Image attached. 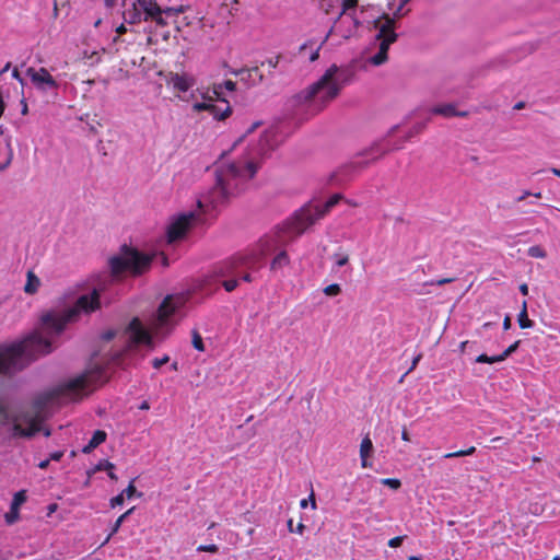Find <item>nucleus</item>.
I'll return each instance as SVG.
<instances>
[{"label":"nucleus","instance_id":"nucleus-51","mask_svg":"<svg viewBox=\"0 0 560 560\" xmlns=\"http://www.w3.org/2000/svg\"><path fill=\"white\" fill-rule=\"evenodd\" d=\"M104 1H105L106 7H108V8L116 7L120 2H122V0H104Z\"/></svg>","mask_w":560,"mask_h":560},{"label":"nucleus","instance_id":"nucleus-11","mask_svg":"<svg viewBox=\"0 0 560 560\" xmlns=\"http://www.w3.org/2000/svg\"><path fill=\"white\" fill-rule=\"evenodd\" d=\"M342 198L340 194L331 196L325 205H310L302 208L288 224V232L292 234H302L308 226L323 218L331 208H334Z\"/></svg>","mask_w":560,"mask_h":560},{"label":"nucleus","instance_id":"nucleus-53","mask_svg":"<svg viewBox=\"0 0 560 560\" xmlns=\"http://www.w3.org/2000/svg\"><path fill=\"white\" fill-rule=\"evenodd\" d=\"M116 332L113 330H108L103 335V338L106 340H110L115 337Z\"/></svg>","mask_w":560,"mask_h":560},{"label":"nucleus","instance_id":"nucleus-8","mask_svg":"<svg viewBox=\"0 0 560 560\" xmlns=\"http://www.w3.org/2000/svg\"><path fill=\"white\" fill-rule=\"evenodd\" d=\"M397 129L398 126L392 127L385 139H383L380 142H375L369 149L362 151L357 156H354L349 164L340 167L339 171L334 174L332 179L337 184H342L346 180L350 179L354 173H358L365 168L371 162L378 160L381 156L393 150L400 149L402 147V142L397 144L390 143L388 139L395 133Z\"/></svg>","mask_w":560,"mask_h":560},{"label":"nucleus","instance_id":"nucleus-49","mask_svg":"<svg viewBox=\"0 0 560 560\" xmlns=\"http://www.w3.org/2000/svg\"><path fill=\"white\" fill-rule=\"evenodd\" d=\"M279 59H280V57H279V56H277V57H272V58H269V59L267 60V63H268V66H269L271 69H275V68H277V66H278V63H279Z\"/></svg>","mask_w":560,"mask_h":560},{"label":"nucleus","instance_id":"nucleus-47","mask_svg":"<svg viewBox=\"0 0 560 560\" xmlns=\"http://www.w3.org/2000/svg\"><path fill=\"white\" fill-rule=\"evenodd\" d=\"M63 456V451H55L50 453L49 460L59 462Z\"/></svg>","mask_w":560,"mask_h":560},{"label":"nucleus","instance_id":"nucleus-7","mask_svg":"<svg viewBox=\"0 0 560 560\" xmlns=\"http://www.w3.org/2000/svg\"><path fill=\"white\" fill-rule=\"evenodd\" d=\"M154 257H160L164 267L168 265L164 252L148 255L136 248L124 245L121 246L120 252L113 256L108 261L110 275L115 278H119L125 275H141L150 268L151 261Z\"/></svg>","mask_w":560,"mask_h":560},{"label":"nucleus","instance_id":"nucleus-4","mask_svg":"<svg viewBox=\"0 0 560 560\" xmlns=\"http://www.w3.org/2000/svg\"><path fill=\"white\" fill-rule=\"evenodd\" d=\"M188 298V293L167 295L151 319L150 329L138 317L132 318L121 334L126 354L136 349L152 350L155 339L163 340L183 317Z\"/></svg>","mask_w":560,"mask_h":560},{"label":"nucleus","instance_id":"nucleus-37","mask_svg":"<svg viewBox=\"0 0 560 560\" xmlns=\"http://www.w3.org/2000/svg\"><path fill=\"white\" fill-rule=\"evenodd\" d=\"M308 501L311 502L312 509L315 510L316 509V501H315V495H314V491L313 490L311 491V494H310L308 499H302L300 501V506L302 509H305L307 506V504H308Z\"/></svg>","mask_w":560,"mask_h":560},{"label":"nucleus","instance_id":"nucleus-64","mask_svg":"<svg viewBox=\"0 0 560 560\" xmlns=\"http://www.w3.org/2000/svg\"><path fill=\"white\" fill-rule=\"evenodd\" d=\"M408 560H420V557L418 556H410Z\"/></svg>","mask_w":560,"mask_h":560},{"label":"nucleus","instance_id":"nucleus-44","mask_svg":"<svg viewBox=\"0 0 560 560\" xmlns=\"http://www.w3.org/2000/svg\"><path fill=\"white\" fill-rule=\"evenodd\" d=\"M124 500H125V497H124V493H120L116 497H114L112 500H110V506L112 508H115L117 505H121L124 503Z\"/></svg>","mask_w":560,"mask_h":560},{"label":"nucleus","instance_id":"nucleus-56","mask_svg":"<svg viewBox=\"0 0 560 560\" xmlns=\"http://www.w3.org/2000/svg\"><path fill=\"white\" fill-rule=\"evenodd\" d=\"M116 32L118 35H122L127 32V28L124 24L119 25L117 28H116Z\"/></svg>","mask_w":560,"mask_h":560},{"label":"nucleus","instance_id":"nucleus-6","mask_svg":"<svg viewBox=\"0 0 560 560\" xmlns=\"http://www.w3.org/2000/svg\"><path fill=\"white\" fill-rule=\"evenodd\" d=\"M351 73L336 65L330 66L313 84L294 97L298 112L307 117L322 112L349 82Z\"/></svg>","mask_w":560,"mask_h":560},{"label":"nucleus","instance_id":"nucleus-39","mask_svg":"<svg viewBox=\"0 0 560 560\" xmlns=\"http://www.w3.org/2000/svg\"><path fill=\"white\" fill-rule=\"evenodd\" d=\"M168 361H170V357L168 355H164L163 358H155L152 361V365H153L154 369H160L162 365H164Z\"/></svg>","mask_w":560,"mask_h":560},{"label":"nucleus","instance_id":"nucleus-9","mask_svg":"<svg viewBox=\"0 0 560 560\" xmlns=\"http://www.w3.org/2000/svg\"><path fill=\"white\" fill-rule=\"evenodd\" d=\"M373 23L377 30L374 43L377 46V51L366 58V63L377 67L387 61L389 46L396 42L397 34L395 33V20L388 15L374 20Z\"/></svg>","mask_w":560,"mask_h":560},{"label":"nucleus","instance_id":"nucleus-12","mask_svg":"<svg viewBox=\"0 0 560 560\" xmlns=\"http://www.w3.org/2000/svg\"><path fill=\"white\" fill-rule=\"evenodd\" d=\"M26 75L30 78L32 84L40 92L56 91L59 86L55 78L44 67H30L26 70Z\"/></svg>","mask_w":560,"mask_h":560},{"label":"nucleus","instance_id":"nucleus-38","mask_svg":"<svg viewBox=\"0 0 560 560\" xmlns=\"http://www.w3.org/2000/svg\"><path fill=\"white\" fill-rule=\"evenodd\" d=\"M218 550H219V547L217 545H214V544H211V545H200L197 548L198 552H212V553H215V552H218Z\"/></svg>","mask_w":560,"mask_h":560},{"label":"nucleus","instance_id":"nucleus-40","mask_svg":"<svg viewBox=\"0 0 560 560\" xmlns=\"http://www.w3.org/2000/svg\"><path fill=\"white\" fill-rule=\"evenodd\" d=\"M108 469V477L113 480H116L117 479V476L113 472V469H114V465L109 462H105L104 465H100V469Z\"/></svg>","mask_w":560,"mask_h":560},{"label":"nucleus","instance_id":"nucleus-58","mask_svg":"<svg viewBox=\"0 0 560 560\" xmlns=\"http://www.w3.org/2000/svg\"><path fill=\"white\" fill-rule=\"evenodd\" d=\"M401 439L406 442H409L410 441V438H409V434L406 430L402 431L401 433Z\"/></svg>","mask_w":560,"mask_h":560},{"label":"nucleus","instance_id":"nucleus-1","mask_svg":"<svg viewBox=\"0 0 560 560\" xmlns=\"http://www.w3.org/2000/svg\"><path fill=\"white\" fill-rule=\"evenodd\" d=\"M261 122L256 121L234 143V147L247 141L246 153L243 159L215 168V185L197 200L198 210L179 213L170 219L162 242L173 246L183 241L188 232L199 224H203L212 212L222 206L230 197L242 191L245 185L257 173L260 161L278 143L277 132L273 128L259 135L256 143L255 131Z\"/></svg>","mask_w":560,"mask_h":560},{"label":"nucleus","instance_id":"nucleus-61","mask_svg":"<svg viewBox=\"0 0 560 560\" xmlns=\"http://www.w3.org/2000/svg\"><path fill=\"white\" fill-rule=\"evenodd\" d=\"M551 173L558 177H560V168L552 167L550 168Z\"/></svg>","mask_w":560,"mask_h":560},{"label":"nucleus","instance_id":"nucleus-57","mask_svg":"<svg viewBox=\"0 0 560 560\" xmlns=\"http://www.w3.org/2000/svg\"><path fill=\"white\" fill-rule=\"evenodd\" d=\"M528 196H532V192L526 190L516 200L517 201H522V200H524Z\"/></svg>","mask_w":560,"mask_h":560},{"label":"nucleus","instance_id":"nucleus-18","mask_svg":"<svg viewBox=\"0 0 560 560\" xmlns=\"http://www.w3.org/2000/svg\"><path fill=\"white\" fill-rule=\"evenodd\" d=\"M124 21L129 24H137L144 19L143 10L138 4V1L132 3V7L125 10L122 13Z\"/></svg>","mask_w":560,"mask_h":560},{"label":"nucleus","instance_id":"nucleus-2","mask_svg":"<svg viewBox=\"0 0 560 560\" xmlns=\"http://www.w3.org/2000/svg\"><path fill=\"white\" fill-rule=\"evenodd\" d=\"M104 289L105 287L98 283L91 293L80 295L73 306L44 314L38 330L22 340L0 345V375L11 376L37 357L49 353L55 337L62 332L67 324L78 320L80 314H89L100 307V292Z\"/></svg>","mask_w":560,"mask_h":560},{"label":"nucleus","instance_id":"nucleus-5","mask_svg":"<svg viewBox=\"0 0 560 560\" xmlns=\"http://www.w3.org/2000/svg\"><path fill=\"white\" fill-rule=\"evenodd\" d=\"M284 242L281 235H266L250 252L236 254L214 264L203 277L200 290L209 295L215 292L221 283L226 292H232L238 285V276L243 268H257L266 256L278 249Z\"/></svg>","mask_w":560,"mask_h":560},{"label":"nucleus","instance_id":"nucleus-48","mask_svg":"<svg viewBox=\"0 0 560 560\" xmlns=\"http://www.w3.org/2000/svg\"><path fill=\"white\" fill-rule=\"evenodd\" d=\"M452 281H453V279H451V278H443V279H439V280H433V281L429 282V284L443 285V284L450 283Z\"/></svg>","mask_w":560,"mask_h":560},{"label":"nucleus","instance_id":"nucleus-60","mask_svg":"<svg viewBox=\"0 0 560 560\" xmlns=\"http://www.w3.org/2000/svg\"><path fill=\"white\" fill-rule=\"evenodd\" d=\"M21 103H22V114L25 115L27 113V104L24 100Z\"/></svg>","mask_w":560,"mask_h":560},{"label":"nucleus","instance_id":"nucleus-3","mask_svg":"<svg viewBox=\"0 0 560 560\" xmlns=\"http://www.w3.org/2000/svg\"><path fill=\"white\" fill-rule=\"evenodd\" d=\"M107 378V370L93 363L84 373L38 395L32 406L14 413L8 411L5 401L0 397V429L7 428L10 438H32L42 430V423L56 407L81 399Z\"/></svg>","mask_w":560,"mask_h":560},{"label":"nucleus","instance_id":"nucleus-45","mask_svg":"<svg viewBox=\"0 0 560 560\" xmlns=\"http://www.w3.org/2000/svg\"><path fill=\"white\" fill-rule=\"evenodd\" d=\"M402 540H404V538L400 536L394 537V538L389 539L388 546L392 548H397L402 544Z\"/></svg>","mask_w":560,"mask_h":560},{"label":"nucleus","instance_id":"nucleus-17","mask_svg":"<svg viewBox=\"0 0 560 560\" xmlns=\"http://www.w3.org/2000/svg\"><path fill=\"white\" fill-rule=\"evenodd\" d=\"M520 341H515L508 349H505L501 354L489 357L487 354H480L476 358L477 363H497L504 361L508 357H510L516 349L518 348Z\"/></svg>","mask_w":560,"mask_h":560},{"label":"nucleus","instance_id":"nucleus-50","mask_svg":"<svg viewBox=\"0 0 560 560\" xmlns=\"http://www.w3.org/2000/svg\"><path fill=\"white\" fill-rule=\"evenodd\" d=\"M12 77L20 82V84H24V79L20 75V72L16 68L12 71Z\"/></svg>","mask_w":560,"mask_h":560},{"label":"nucleus","instance_id":"nucleus-34","mask_svg":"<svg viewBox=\"0 0 560 560\" xmlns=\"http://www.w3.org/2000/svg\"><path fill=\"white\" fill-rule=\"evenodd\" d=\"M5 522L8 524L15 523L20 517V510H12V506H10V512L5 514Z\"/></svg>","mask_w":560,"mask_h":560},{"label":"nucleus","instance_id":"nucleus-36","mask_svg":"<svg viewBox=\"0 0 560 560\" xmlns=\"http://www.w3.org/2000/svg\"><path fill=\"white\" fill-rule=\"evenodd\" d=\"M381 483L384 485V486H388V487H390L394 490H397L401 486L400 480L399 479H395V478L382 479Z\"/></svg>","mask_w":560,"mask_h":560},{"label":"nucleus","instance_id":"nucleus-20","mask_svg":"<svg viewBox=\"0 0 560 560\" xmlns=\"http://www.w3.org/2000/svg\"><path fill=\"white\" fill-rule=\"evenodd\" d=\"M243 81H247L253 85H256L262 81V73L258 67H254L247 70H242L238 73Z\"/></svg>","mask_w":560,"mask_h":560},{"label":"nucleus","instance_id":"nucleus-31","mask_svg":"<svg viewBox=\"0 0 560 560\" xmlns=\"http://www.w3.org/2000/svg\"><path fill=\"white\" fill-rule=\"evenodd\" d=\"M394 1L395 0H389L388 1V7L390 10H393V14H394V18H400V16H404L406 14V12H402V9L406 5V3L409 1V0H400L399 2V5L394 10Z\"/></svg>","mask_w":560,"mask_h":560},{"label":"nucleus","instance_id":"nucleus-22","mask_svg":"<svg viewBox=\"0 0 560 560\" xmlns=\"http://www.w3.org/2000/svg\"><path fill=\"white\" fill-rule=\"evenodd\" d=\"M106 432L105 431H102V430H96L94 433H93V436L92 439L90 440V442L82 448V452L85 453V454H89L91 453L94 448H96L100 444H102L103 442H105L106 440Z\"/></svg>","mask_w":560,"mask_h":560},{"label":"nucleus","instance_id":"nucleus-30","mask_svg":"<svg viewBox=\"0 0 560 560\" xmlns=\"http://www.w3.org/2000/svg\"><path fill=\"white\" fill-rule=\"evenodd\" d=\"M475 452H476V447L470 446L467 450H462V451H457V452H453V453H446L443 456V458H455V457L468 456V455H472Z\"/></svg>","mask_w":560,"mask_h":560},{"label":"nucleus","instance_id":"nucleus-55","mask_svg":"<svg viewBox=\"0 0 560 560\" xmlns=\"http://www.w3.org/2000/svg\"><path fill=\"white\" fill-rule=\"evenodd\" d=\"M520 291L523 295H527L528 294V285L526 283L521 284Z\"/></svg>","mask_w":560,"mask_h":560},{"label":"nucleus","instance_id":"nucleus-43","mask_svg":"<svg viewBox=\"0 0 560 560\" xmlns=\"http://www.w3.org/2000/svg\"><path fill=\"white\" fill-rule=\"evenodd\" d=\"M121 493H124V497L131 499L136 494V488L133 483L131 482Z\"/></svg>","mask_w":560,"mask_h":560},{"label":"nucleus","instance_id":"nucleus-27","mask_svg":"<svg viewBox=\"0 0 560 560\" xmlns=\"http://www.w3.org/2000/svg\"><path fill=\"white\" fill-rule=\"evenodd\" d=\"M319 44L320 43H317L316 40H313V39L308 40L307 43L301 45L300 55L310 60L313 49L316 47V45H319Z\"/></svg>","mask_w":560,"mask_h":560},{"label":"nucleus","instance_id":"nucleus-15","mask_svg":"<svg viewBox=\"0 0 560 560\" xmlns=\"http://www.w3.org/2000/svg\"><path fill=\"white\" fill-rule=\"evenodd\" d=\"M167 83L179 92H187L195 85V79L189 74L170 73Z\"/></svg>","mask_w":560,"mask_h":560},{"label":"nucleus","instance_id":"nucleus-19","mask_svg":"<svg viewBox=\"0 0 560 560\" xmlns=\"http://www.w3.org/2000/svg\"><path fill=\"white\" fill-rule=\"evenodd\" d=\"M373 453V443L369 435L364 436L361 441L360 445V458H361V466L363 468H369L372 466L371 463H369L368 458Z\"/></svg>","mask_w":560,"mask_h":560},{"label":"nucleus","instance_id":"nucleus-13","mask_svg":"<svg viewBox=\"0 0 560 560\" xmlns=\"http://www.w3.org/2000/svg\"><path fill=\"white\" fill-rule=\"evenodd\" d=\"M214 101H218L215 96L212 93H208L207 95H203L202 102H197L192 105V109L195 112L207 110L219 120H223L229 117L231 114V106L229 105V102L226 100H221V103L224 105V107L221 108L219 105L214 104Z\"/></svg>","mask_w":560,"mask_h":560},{"label":"nucleus","instance_id":"nucleus-33","mask_svg":"<svg viewBox=\"0 0 560 560\" xmlns=\"http://www.w3.org/2000/svg\"><path fill=\"white\" fill-rule=\"evenodd\" d=\"M340 292H341V288L337 283H334V284H330V285H327L326 288H324V293L328 296H336Z\"/></svg>","mask_w":560,"mask_h":560},{"label":"nucleus","instance_id":"nucleus-28","mask_svg":"<svg viewBox=\"0 0 560 560\" xmlns=\"http://www.w3.org/2000/svg\"><path fill=\"white\" fill-rule=\"evenodd\" d=\"M26 499L27 497L25 490L18 491L11 502L12 510H20L21 505L26 501Z\"/></svg>","mask_w":560,"mask_h":560},{"label":"nucleus","instance_id":"nucleus-32","mask_svg":"<svg viewBox=\"0 0 560 560\" xmlns=\"http://www.w3.org/2000/svg\"><path fill=\"white\" fill-rule=\"evenodd\" d=\"M133 510H135V508L129 509L127 512H125L122 515H120V516L116 520V522H115V524H114V526H113L112 533H110V535L107 537V540L109 539V537H110L112 535H114L115 533H117V532H118V529L120 528V526H121L122 522L126 520V517H127L128 515H130V514L132 513V511H133Z\"/></svg>","mask_w":560,"mask_h":560},{"label":"nucleus","instance_id":"nucleus-10","mask_svg":"<svg viewBox=\"0 0 560 560\" xmlns=\"http://www.w3.org/2000/svg\"><path fill=\"white\" fill-rule=\"evenodd\" d=\"M365 22L370 23V21L365 20L363 15L357 14L355 12H340L334 25L330 27L320 44L316 45V47L313 49L310 57L311 62H314L318 59L322 47L332 34H336L343 39H349L357 35L359 26Z\"/></svg>","mask_w":560,"mask_h":560},{"label":"nucleus","instance_id":"nucleus-16","mask_svg":"<svg viewBox=\"0 0 560 560\" xmlns=\"http://www.w3.org/2000/svg\"><path fill=\"white\" fill-rule=\"evenodd\" d=\"M13 160V149L11 137L4 136L0 138V171H4Z\"/></svg>","mask_w":560,"mask_h":560},{"label":"nucleus","instance_id":"nucleus-25","mask_svg":"<svg viewBox=\"0 0 560 560\" xmlns=\"http://www.w3.org/2000/svg\"><path fill=\"white\" fill-rule=\"evenodd\" d=\"M517 320L521 328H530L534 325V322L528 318L526 301L523 302L522 310L517 316Z\"/></svg>","mask_w":560,"mask_h":560},{"label":"nucleus","instance_id":"nucleus-41","mask_svg":"<svg viewBox=\"0 0 560 560\" xmlns=\"http://www.w3.org/2000/svg\"><path fill=\"white\" fill-rule=\"evenodd\" d=\"M261 265V261L259 262L257 269L260 267ZM245 270H248L247 268H243L242 269V273L238 276V278H241L243 281H246V282H252L253 281V277L250 275V272H244ZM256 270V268L254 269Z\"/></svg>","mask_w":560,"mask_h":560},{"label":"nucleus","instance_id":"nucleus-52","mask_svg":"<svg viewBox=\"0 0 560 560\" xmlns=\"http://www.w3.org/2000/svg\"><path fill=\"white\" fill-rule=\"evenodd\" d=\"M510 328H511V317L506 315L503 320V329L508 330Z\"/></svg>","mask_w":560,"mask_h":560},{"label":"nucleus","instance_id":"nucleus-35","mask_svg":"<svg viewBox=\"0 0 560 560\" xmlns=\"http://www.w3.org/2000/svg\"><path fill=\"white\" fill-rule=\"evenodd\" d=\"M192 346L198 351L205 350L202 338L197 331L192 334Z\"/></svg>","mask_w":560,"mask_h":560},{"label":"nucleus","instance_id":"nucleus-62","mask_svg":"<svg viewBox=\"0 0 560 560\" xmlns=\"http://www.w3.org/2000/svg\"><path fill=\"white\" fill-rule=\"evenodd\" d=\"M304 528H305V526H304L302 523H300V524L298 525V527H296V533L302 534V533H303V530H304Z\"/></svg>","mask_w":560,"mask_h":560},{"label":"nucleus","instance_id":"nucleus-59","mask_svg":"<svg viewBox=\"0 0 560 560\" xmlns=\"http://www.w3.org/2000/svg\"><path fill=\"white\" fill-rule=\"evenodd\" d=\"M139 408L141 410H148L150 408L149 402L148 401H142L141 405L139 406Z\"/></svg>","mask_w":560,"mask_h":560},{"label":"nucleus","instance_id":"nucleus-24","mask_svg":"<svg viewBox=\"0 0 560 560\" xmlns=\"http://www.w3.org/2000/svg\"><path fill=\"white\" fill-rule=\"evenodd\" d=\"M40 287V280L37 276H35L34 272L32 271H28L27 272V280H26V283L24 285V291L25 293L27 294H34L38 291Z\"/></svg>","mask_w":560,"mask_h":560},{"label":"nucleus","instance_id":"nucleus-54","mask_svg":"<svg viewBox=\"0 0 560 560\" xmlns=\"http://www.w3.org/2000/svg\"><path fill=\"white\" fill-rule=\"evenodd\" d=\"M49 462H50V460H49V458L44 459V460H40V462L38 463V467H39L40 469H46V468L48 467V465H49Z\"/></svg>","mask_w":560,"mask_h":560},{"label":"nucleus","instance_id":"nucleus-46","mask_svg":"<svg viewBox=\"0 0 560 560\" xmlns=\"http://www.w3.org/2000/svg\"><path fill=\"white\" fill-rule=\"evenodd\" d=\"M348 256L347 255H336V265L338 267H342L348 264Z\"/></svg>","mask_w":560,"mask_h":560},{"label":"nucleus","instance_id":"nucleus-29","mask_svg":"<svg viewBox=\"0 0 560 560\" xmlns=\"http://www.w3.org/2000/svg\"><path fill=\"white\" fill-rule=\"evenodd\" d=\"M527 254H528L529 257L541 258V259L546 258V256H547L546 250L541 246H539V245L530 246L528 248Z\"/></svg>","mask_w":560,"mask_h":560},{"label":"nucleus","instance_id":"nucleus-42","mask_svg":"<svg viewBox=\"0 0 560 560\" xmlns=\"http://www.w3.org/2000/svg\"><path fill=\"white\" fill-rule=\"evenodd\" d=\"M424 124H417L416 126H413L411 128V130L409 131L408 136H407V139L413 137L415 135H418L419 132H421L424 128Z\"/></svg>","mask_w":560,"mask_h":560},{"label":"nucleus","instance_id":"nucleus-26","mask_svg":"<svg viewBox=\"0 0 560 560\" xmlns=\"http://www.w3.org/2000/svg\"><path fill=\"white\" fill-rule=\"evenodd\" d=\"M225 88L228 91L233 92L235 90V83L232 80H226L222 84H215L212 94L217 100L221 102L222 88Z\"/></svg>","mask_w":560,"mask_h":560},{"label":"nucleus","instance_id":"nucleus-21","mask_svg":"<svg viewBox=\"0 0 560 560\" xmlns=\"http://www.w3.org/2000/svg\"><path fill=\"white\" fill-rule=\"evenodd\" d=\"M289 264H290V258H289L287 252L281 250L271 260L270 270L272 272H278V271L282 270L283 268L288 267Z\"/></svg>","mask_w":560,"mask_h":560},{"label":"nucleus","instance_id":"nucleus-63","mask_svg":"<svg viewBox=\"0 0 560 560\" xmlns=\"http://www.w3.org/2000/svg\"><path fill=\"white\" fill-rule=\"evenodd\" d=\"M10 67H11V63H10V62H8V63L3 67V69L0 71V75H1V74H3L4 72H7V71L10 69Z\"/></svg>","mask_w":560,"mask_h":560},{"label":"nucleus","instance_id":"nucleus-23","mask_svg":"<svg viewBox=\"0 0 560 560\" xmlns=\"http://www.w3.org/2000/svg\"><path fill=\"white\" fill-rule=\"evenodd\" d=\"M431 113L435 114V115H442V116H445V117L464 115V113L456 112L454 105H452V104H444V105L434 106V107L431 108Z\"/></svg>","mask_w":560,"mask_h":560},{"label":"nucleus","instance_id":"nucleus-14","mask_svg":"<svg viewBox=\"0 0 560 560\" xmlns=\"http://www.w3.org/2000/svg\"><path fill=\"white\" fill-rule=\"evenodd\" d=\"M138 4L143 10L144 20L152 19L158 24H164L162 11L160 7L155 2H153V0H138Z\"/></svg>","mask_w":560,"mask_h":560}]
</instances>
